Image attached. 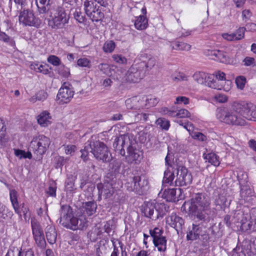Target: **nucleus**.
<instances>
[{"mask_svg": "<svg viewBox=\"0 0 256 256\" xmlns=\"http://www.w3.org/2000/svg\"><path fill=\"white\" fill-rule=\"evenodd\" d=\"M216 116L226 124L242 126L246 122L245 119L256 121V106L251 102H242L236 104L234 109L230 111L218 108Z\"/></svg>", "mask_w": 256, "mask_h": 256, "instance_id": "nucleus-1", "label": "nucleus"}, {"mask_svg": "<svg viewBox=\"0 0 256 256\" xmlns=\"http://www.w3.org/2000/svg\"><path fill=\"white\" fill-rule=\"evenodd\" d=\"M184 206H188L190 214L194 216V219L200 221L205 220L210 209L209 201L200 194L192 198L190 202H185Z\"/></svg>", "mask_w": 256, "mask_h": 256, "instance_id": "nucleus-2", "label": "nucleus"}, {"mask_svg": "<svg viewBox=\"0 0 256 256\" xmlns=\"http://www.w3.org/2000/svg\"><path fill=\"white\" fill-rule=\"evenodd\" d=\"M195 82L201 84H204L210 88L216 90H224L228 92L231 88L232 82L231 81H226L225 85L223 86L214 79V76L203 72H196L192 76Z\"/></svg>", "mask_w": 256, "mask_h": 256, "instance_id": "nucleus-3", "label": "nucleus"}, {"mask_svg": "<svg viewBox=\"0 0 256 256\" xmlns=\"http://www.w3.org/2000/svg\"><path fill=\"white\" fill-rule=\"evenodd\" d=\"M46 12L50 17L48 24L53 28H62L68 22L69 16L62 6H54Z\"/></svg>", "mask_w": 256, "mask_h": 256, "instance_id": "nucleus-4", "label": "nucleus"}, {"mask_svg": "<svg viewBox=\"0 0 256 256\" xmlns=\"http://www.w3.org/2000/svg\"><path fill=\"white\" fill-rule=\"evenodd\" d=\"M89 146L90 152L98 160L107 162L111 160L112 156L108 148L103 142L91 140L89 141Z\"/></svg>", "mask_w": 256, "mask_h": 256, "instance_id": "nucleus-5", "label": "nucleus"}, {"mask_svg": "<svg viewBox=\"0 0 256 256\" xmlns=\"http://www.w3.org/2000/svg\"><path fill=\"white\" fill-rule=\"evenodd\" d=\"M166 210L164 203H157L156 200L146 202L142 206V212L144 216L152 220L162 216Z\"/></svg>", "mask_w": 256, "mask_h": 256, "instance_id": "nucleus-6", "label": "nucleus"}, {"mask_svg": "<svg viewBox=\"0 0 256 256\" xmlns=\"http://www.w3.org/2000/svg\"><path fill=\"white\" fill-rule=\"evenodd\" d=\"M50 144V140L48 138L40 134L33 138L30 147L34 154L38 156H42L46 152Z\"/></svg>", "mask_w": 256, "mask_h": 256, "instance_id": "nucleus-7", "label": "nucleus"}, {"mask_svg": "<svg viewBox=\"0 0 256 256\" xmlns=\"http://www.w3.org/2000/svg\"><path fill=\"white\" fill-rule=\"evenodd\" d=\"M86 14L93 22H98L104 18V14L93 0H86L84 2Z\"/></svg>", "mask_w": 256, "mask_h": 256, "instance_id": "nucleus-8", "label": "nucleus"}, {"mask_svg": "<svg viewBox=\"0 0 256 256\" xmlns=\"http://www.w3.org/2000/svg\"><path fill=\"white\" fill-rule=\"evenodd\" d=\"M174 185L176 186H186L191 184L192 177L188 169L183 166H180L176 169Z\"/></svg>", "mask_w": 256, "mask_h": 256, "instance_id": "nucleus-9", "label": "nucleus"}, {"mask_svg": "<svg viewBox=\"0 0 256 256\" xmlns=\"http://www.w3.org/2000/svg\"><path fill=\"white\" fill-rule=\"evenodd\" d=\"M69 208L68 206H62L60 210V222L64 226L69 228L72 230L78 229V218H70L69 213Z\"/></svg>", "mask_w": 256, "mask_h": 256, "instance_id": "nucleus-10", "label": "nucleus"}, {"mask_svg": "<svg viewBox=\"0 0 256 256\" xmlns=\"http://www.w3.org/2000/svg\"><path fill=\"white\" fill-rule=\"evenodd\" d=\"M150 234L153 238V242L159 252H164L166 249V240L162 236L163 230L158 228H155L150 230Z\"/></svg>", "mask_w": 256, "mask_h": 256, "instance_id": "nucleus-11", "label": "nucleus"}, {"mask_svg": "<svg viewBox=\"0 0 256 256\" xmlns=\"http://www.w3.org/2000/svg\"><path fill=\"white\" fill-rule=\"evenodd\" d=\"M74 95V91L68 84L64 83L59 89L56 101L59 104L68 103Z\"/></svg>", "mask_w": 256, "mask_h": 256, "instance_id": "nucleus-12", "label": "nucleus"}, {"mask_svg": "<svg viewBox=\"0 0 256 256\" xmlns=\"http://www.w3.org/2000/svg\"><path fill=\"white\" fill-rule=\"evenodd\" d=\"M31 225L33 238L36 244L40 248L44 249L46 246V242L40 224L37 222L32 220Z\"/></svg>", "mask_w": 256, "mask_h": 256, "instance_id": "nucleus-13", "label": "nucleus"}, {"mask_svg": "<svg viewBox=\"0 0 256 256\" xmlns=\"http://www.w3.org/2000/svg\"><path fill=\"white\" fill-rule=\"evenodd\" d=\"M134 62L143 72L144 68L151 70L156 63V59L151 55L146 53H141L138 54Z\"/></svg>", "mask_w": 256, "mask_h": 256, "instance_id": "nucleus-14", "label": "nucleus"}, {"mask_svg": "<svg viewBox=\"0 0 256 256\" xmlns=\"http://www.w3.org/2000/svg\"><path fill=\"white\" fill-rule=\"evenodd\" d=\"M19 22L24 26H38L40 24V21L36 18L33 12L28 10H24L19 16Z\"/></svg>", "mask_w": 256, "mask_h": 256, "instance_id": "nucleus-15", "label": "nucleus"}, {"mask_svg": "<svg viewBox=\"0 0 256 256\" xmlns=\"http://www.w3.org/2000/svg\"><path fill=\"white\" fill-rule=\"evenodd\" d=\"M138 66L134 62L126 74V80L130 82H137L144 76V72L138 68Z\"/></svg>", "mask_w": 256, "mask_h": 256, "instance_id": "nucleus-16", "label": "nucleus"}, {"mask_svg": "<svg viewBox=\"0 0 256 256\" xmlns=\"http://www.w3.org/2000/svg\"><path fill=\"white\" fill-rule=\"evenodd\" d=\"M148 184V180L144 176H134L130 181V183H126V186L130 191H138L142 188L146 186Z\"/></svg>", "mask_w": 256, "mask_h": 256, "instance_id": "nucleus-17", "label": "nucleus"}, {"mask_svg": "<svg viewBox=\"0 0 256 256\" xmlns=\"http://www.w3.org/2000/svg\"><path fill=\"white\" fill-rule=\"evenodd\" d=\"M130 144L129 138L126 135H120L115 138L113 146L116 151L118 152V153L122 156H125L126 152L124 148L126 145Z\"/></svg>", "mask_w": 256, "mask_h": 256, "instance_id": "nucleus-18", "label": "nucleus"}, {"mask_svg": "<svg viewBox=\"0 0 256 256\" xmlns=\"http://www.w3.org/2000/svg\"><path fill=\"white\" fill-rule=\"evenodd\" d=\"M126 104L128 109H139L146 106L144 97L142 96H134L128 99Z\"/></svg>", "mask_w": 256, "mask_h": 256, "instance_id": "nucleus-19", "label": "nucleus"}, {"mask_svg": "<svg viewBox=\"0 0 256 256\" xmlns=\"http://www.w3.org/2000/svg\"><path fill=\"white\" fill-rule=\"evenodd\" d=\"M140 153L141 152L135 148V146L130 143L127 148V155L126 158L127 161L130 163L140 161L142 158V156Z\"/></svg>", "mask_w": 256, "mask_h": 256, "instance_id": "nucleus-20", "label": "nucleus"}, {"mask_svg": "<svg viewBox=\"0 0 256 256\" xmlns=\"http://www.w3.org/2000/svg\"><path fill=\"white\" fill-rule=\"evenodd\" d=\"M202 224H192L189 227L186 234V239L188 240H194L198 239L202 234Z\"/></svg>", "mask_w": 256, "mask_h": 256, "instance_id": "nucleus-21", "label": "nucleus"}, {"mask_svg": "<svg viewBox=\"0 0 256 256\" xmlns=\"http://www.w3.org/2000/svg\"><path fill=\"white\" fill-rule=\"evenodd\" d=\"M141 11L142 15L136 17L134 22L135 28L138 30H144L148 26V20L145 16L146 14V7L144 6L142 8Z\"/></svg>", "mask_w": 256, "mask_h": 256, "instance_id": "nucleus-22", "label": "nucleus"}, {"mask_svg": "<svg viewBox=\"0 0 256 256\" xmlns=\"http://www.w3.org/2000/svg\"><path fill=\"white\" fill-rule=\"evenodd\" d=\"M112 242L114 250L110 256H128L126 248L121 241L112 240Z\"/></svg>", "mask_w": 256, "mask_h": 256, "instance_id": "nucleus-23", "label": "nucleus"}, {"mask_svg": "<svg viewBox=\"0 0 256 256\" xmlns=\"http://www.w3.org/2000/svg\"><path fill=\"white\" fill-rule=\"evenodd\" d=\"M38 123L42 127H47L52 124V118L47 110L41 112L37 117Z\"/></svg>", "mask_w": 256, "mask_h": 256, "instance_id": "nucleus-24", "label": "nucleus"}, {"mask_svg": "<svg viewBox=\"0 0 256 256\" xmlns=\"http://www.w3.org/2000/svg\"><path fill=\"white\" fill-rule=\"evenodd\" d=\"M98 68L103 74L109 77H112L118 79L120 78L116 76V67L114 65H109L107 64H100L98 66Z\"/></svg>", "mask_w": 256, "mask_h": 256, "instance_id": "nucleus-25", "label": "nucleus"}, {"mask_svg": "<svg viewBox=\"0 0 256 256\" xmlns=\"http://www.w3.org/2000/svg\"><path fill=\"white\" fill-rule=\"evenodd\" d=\"M98 188L99 192L106 197V198H110L114 192V189L111 183L106 182L102 184L98 185Z\"/></svg>", "mask_w": 256, "mask_h": 256, "instance_id": "nucleus-26", "label": "nucleus"}, {"mask_svg": "<svg viewBox=\"0 0 256 256\" xmlns=\"http://www.w3.org/2000/svg\"><path fill=\"white\" fill-rule=\"evenodd\" d=\"M167 223L172 227L175 228H180L184 224V220L176 216V214H172L166 218Z\"/></svg>", "mask_w": 256, "mask_h": 256, "instance_id": "nucleus-27", "label": "nucleus"}, {"mask_svg": "<svg viewBox=\"0 0 256 256\" xmlns=\"http://www.w3.org/2000/svg\"><path fill=\"white\" fill-rule=\"evenodd\" d=\"M46 234L48 241L50 244H53L56 242L57 233L54 226H47Z\"/></svg>", "mask_w": 256, "mask_h": 256, "instance_id": "nucleus-28", "label": "nucleus"}, {"mask_svg": "<svg viewBox=\"0 0 256 256\" xmlns=\"http://www.w3.org/2000/svg\"><path fill=\"white\" fill-rule=\"evenodd\" d=\"M170 46L172 50H189L191 46L184 42H174L170 43Z\"/></svg>", "mask_w": 256, "mask_h": 256, "instance_id": "nucleus-29", "label": "nucleus"}, {"mask_svg": "<svg viewBox=\"0 0 256 256\" xmlns=\"http://www.w3.org/2000/svg\"><path fill=\"white\" fill-rule=\"evenodd\" d=\"M10 200L15 212L18 214H20L19 210V206L18 201V193L14 190H12L10 192Z\"/></svg>", "mask_w": 256, "mask_h": 256, "instance_id": "nucleus-30", "label": "nucleus"}, {"mask_svg": "<svg viewBox=\"0 0 256 256\" xmlns=\"http://www.w3.org/2000/svg\"><path fill=\"white\" fill-rule=\"evenodd\" d=\"M162 196L168 202H175L177 200L176 190L174 188L165 190L163 192Z\"/></svg>", "mask_w": 256, "mask_h": 256, "instance_id": "nucleus-31", "label": "nucleus"}, {"mask_svg": "<svg viewBox=\"0 0 256 256\" xmlns=\"http://www.w3.org/2000/svg\"><path fill=\"white\" fill-rule=\"evenodd\" d=\"M174 178H176V176L173 172L170 170H166L162 180L163 184L174 185Z\"/></svg>", "mask_w": 256, "mask_h": 256, "instance_id": "nucleus-32", "label": "nucleus"}, {"mask_svg": "<svg viewBox=\"0 0 256 256\" xmlns=\"http://www.w3.org/2000/svg\"><path fill=\"white\" fill-rule=\"evenodd\" d=\"M36 1L40 13L45 14L50 10L48 6L50 0H36Z\"/></svg>", "mask_w": 256, "mask_h": 256, "instance_id": "nucleus-33", "label": "nucleus"}, {"mask_svg": "<svg viewBox=\"0 0 256 256\" xmlns=\"http://www.w3.org/2000/svg\"><path fill=\"white\" fill-rule=\"evenodd\" d=\"M82 208L87 214L92 216L96 211V204L93 202H88L83 204Z\"/></svg>", "mask_w": 256, "mask_h": 256, "instance_id": "nucleus-34", "label": "nucleus"}, {"mask_svg": "<svg viewBox=\"0 0 256 256\" xmlns=\"http://www.w3.org/2000/svg\"><path fill=\"white\" fill-rule=\"evenodd\" d=\"M204 158L206 160V162H208L214 166H218L220 164L218 158L214 153L211 152L204 154Z\"/></svg>", "mask_w": 256, "mask_h": 256, "instance_id": "nucleus-35", "label": "nucleus"}, {"mask_svg": "<svg viewBox=\"0 0 256 256\" xmlns=\"http://www.w3.org/2000/svg\"><path fill=\"white\" fill-rule=\"evenodd\" d=\"M212 75L214 76V79L223 86L225 85L226 81H230L229 80H226V74L222 72L217 71Z\"/></svg>", "mask_w": 256, "mask_h": 256, "instance_id": "nucleus-36", "label": "nucleus"}, {"mask_svg": "<svg viewBox=\"0 0 256 256\" xmlns=\"http://www.w3.org/2000/svg\"><path fill=\"white\" fill-rule=\"evenodd\" d=\"M214 54H215L214 58L223 63H228L229 60L225 53L218 50H216Z\"/></svg>", "mask_w": 256, "mask_h": 256, "instance_id": "nucleus-37", "label": "nucleus"}, {"mask_svg": "<svg viewBox=\"0 0 256 256\" xmlns=\"http://www.w3.org/2000/svg\"><path fill=\"white\" fill-rule=\"evenodd\" d=\"M246 28L240 27L234 32H232L233 41L239 40L244 38Z\"/></svg>", "mask_w": 256, "mask_h": 256, "instance_id": "nucleus-38", "label": "nucleus"}, {"mask_svg": "<svg viewBox=\"0 0 256 256\" xmlns=\"http://www.w3.org/2000/svg\"><path fill=\"white\" fill-rule=\"evenodd\" d=\"M58 74L62 78H68L70 76V70L64 64H61L57 69Z\"/></svg>", "mask_w": 256, "mask_h": 256, "instance_id": "nucleus-39", "label": "nucleus"}, {"mask_svg": "<svg viewBox=\"0 0 256 256\" xmlns=\"http://www.w3.org/2000/svg\"><path fill=\"white\" fill-rule=\"evenodd\" d=\"M188 76L185 74L181 72H177L172 76V79L174 82H179L182 81H187Z\"/></svg>", "mask_w": 256, "mask_h": 256, "instance_id": "nucleus-40", "label": "nucleus"}, {"mask_svg": "<svg viewBox=\"0 0 256 256\" xmlns=\"http://www.w3.org/2000/svg\"><path fill=\"white\" fill-rule=\"evenodd\" d=\"M156 124L160 128L164 130H168L170 126V122L164 118H160L156 122Z\"/></svg>", "mask_w": 256, "mask_h": 256, "instance_id": "nucleus-41", "label": "nucleus"}, {"mask_svg": "<svg viewBox=\"0 0 256 256\" xmlns=\"http://www.w3.org/2000/svg\"><path fill=\"white\" fill-rule=\"evenodd\" d=\"M116 47V44L112 40H108L105 42L103 46V50L105 52H112Z\"/></svg>", "mask_w": 256, "mask_h": 256, "instance_id": "nucleus-42", "label": "nucleus"}, {"mask_svg": "<svg viewBox=\"0 0 256 256\" xmlns=\"http://www.w3.org/2000/svg\"><path fill=\"white\" fill-rule=\"evenodd\" d=\"M14 154L16 156L21 159L22 158H28L30 159L32 157V154L30 152H25L24 150L19 149H14Z\"/></svg>", "mask_w": 256, "mask_h": 256, "instance_id": "nucleus-43", "label": "nucleus"}, {"mask_svg": "<svg viewBox=\"0 0 256 256\" xmlns=\"http://www.w3.org/2000/svg\"><path fill=\"white\" fill-rule=\"evenodd\" d=\"M77 64L80 67L90 68L92 66L90 60L86 58H79L77 61Z\"/></svg>", "mask_w": 256, "mask_h": 256, "instance_id": "nucleus-44", "label": "nucleus"}, {"mask_svg": "<svg viewBox=\"0 0 256 256\" xmlns=\"http://www.w3.org/2000/svg\"><path fill=\"white\" fill-rule=\"evenodd\" d=\"M74 18L80 23H83L85 20V16L81 12L80 8H76L74 13Z\"/></svg>", "mask_w": 256, "mask_h": 256, "instance_id": "nucleus-45", "label": "nucleus"}, {"mask_svg": "<svg viewBox=\"0 0 256 256\" xmlns=\"http://www.w3.org/2000/svg\"><path fill=\"white\" fill-rule=\"evenodd\" d=\"M47 61L50 64L54 66H60L61 60L60 58L56 56L50 55L47 58Z\"/></svg>", "mask_w": 256, "mask_h": 256, "instance_id": "nucleus-46", "label": "nucleus"}, {"mask_svg": "<svg viewBox=\"0 0 256 256\" xmlns=\"http://www.w3.org/2000/svg\"><path fill=\"white\" fill-rule=\"evenodd\" d=\"M174 116H177L180 118H190V113L186 109L182 108L179 110L174 114Z\"/></svg>", "mask_w": 256, "mask_h": 256, "instance_id": "nucleus-47", "label": "nucleus"}, {"mask_svg": "<svg viewBox=\"0 0 256 256\" xmlns=\"http://www.w3.org/2000/svg\"><path fill=\"white\" fill-rule=\"evenodd\" d=\"M236 83L238 88L243 90L246 83V78L244 76H238L236 79Z\"/></svg>", "mask_w": 256, "mask_h": 256, "instance_id": "nucleus-48", "label": "nucleus"}, {"mask_svg": "<svg viewBox=\"0 0 256 256\" xmlns=\"http://www.w3.org/2000/svg\"><path fill=\"white\" fill-rule=\"evenodd\" d=\"M144 100L145 104H147L146 106H154L158 102V98L152 96L144 98Z\"/></svg>", "mask_w": 256, "mask_h": 256, "instance_id": "nucleus-49", "label": "nucleus"}, {"mask_svg": "<svg viewBox=\"0 0 256 256\" xmlns=\"http://www.w3.org/2000/svg\"><path fill=\"white\" fill-rule=\"evenodd\" d=\"M6 126L4 122L0 118V142H2L6 134Z\"/></svg>", "mask_w": 256, "mask_h": 256, "instance_id": "nucleus-50", "label": "nucleus"}, {"mask_svg": "<svg viewBox=\"0 0 256 256\" xmlns=\"http://www.w3.org/2000/svg\"><path fill=\"white\" fill-rule=\"evenodd\" d=\"M190 102L189 98L184 96H178L176 98V100L174 102L175 104H184L186 105Z\"/></svg>", "mask_w": 256, "mask_h": 256, "instance_id": "nucleus-51", "label": "nucleus"}, {"mask_svg": "<svg viewBox=\"0 0 256 256\" xmlns=\"http://www.w3.org/2000/svg\"><path fill=\"white\" fill-rule=\"evenodd\" d=\"M112 58L115 62L120 64H126L127 62V59L121 54H114Z\"/></svg>", "mask_w": 256, "mask_h": 256, "instance_id": "nucleus-52", "label": "nucleus"}, {"mask_svg": "<svg viewBox=\"0 0 256 256\" xmlns=\"http://www.w3.org/2000/svg\"><path fill=\"white\" fill-rule=\"evenodd\" d=\"M191 135L194 139L201 142H205L207 140L206 136L202 132H194L192 134H191Z\"/></svg>", "mask_w": 256, "mask_h": 256, "instance_id": "nucleus-53", "label": "nucleus"}, {"mask_svg": "<svg viewBox=\"0 0 256 256\" xmlns=\"http://www.w3.org/2000/svg\"><path fill=\"white\" fill-rule=\"evenodd\" d=\"M90 150L89 146V141L88 143L86 144L84 146V149L81 150V158L84 160V161L86 162L88 160V150Z\"/></svg>", "mask_w": 256, "mask_h": 256, "instance_id": "nucleus-54", "label": "nucleus"}, {"mask_svg": "<svg viewBox=\"0 0 256 256\" xmlns=\"http://www.w3.org/2000/svg\"><path fill=\"white\" fill-rule=\"evenodd\" d=\"M65 154L72 155L76 150V146L74 145H66L64 146Z\"/></svg>", "mask_w": 256, "mask_h": 256, "instance_id": "nucleus-55", "label": "nucleus"}, {"mask_svg": "<svg viewBox=\"0 0 256 256\" xmlns=\"http://www.w3.org/2000/svg\"><path fill=\"white\" fill-rule=\"evenodd\" d=\"M78 229L82 230L86 227V218L83 216H81L78 218Z\"/></svg>", "mask_w": 256, "mask_h": 256, "instance_id": "nucleus-56", "label": "nucleus"}, {"mask_svg": "<svg viewBox=\"0 0 256 256\" xmlns=\"http://www.w3.org/2000/svg\"><path fill=\"white\" fill-rule=\"evenodd\" d=\"M215 100L219 102L223 103L228 100V98L226 96L223 94H218L214 96Z\"/></svg>", "mask_w": 256, "mask_h": 256, "instance_id": "nucleus-57", "label": "nucleus"}, {"mask_svg": "<svg viewBox=\"0 0 256 256\" xmlns=\"http://www.w3.org/2000/svg\"><path fill=\"white\" fill-rule=\"evenodd\" d=\"M38 100L44 101L46 99L48 94L44 90H40L36 94Z\"/></svg>", "mask_w": 256, "mask_h": 256, "instance_id": "nucleus-58", "label": "nucleus"}, {"mask_svg": "<svg viewBox=\"0 0 256 256\" xmlns=\"http://www.w3.org/2000/svg\"><path fill=\"white\" fill-rule=\"evenodd\" d=\"M160 112L163 114H168L172 116H174V114L176 113V111L168 109L166 107L162 108Z\"/></svg>", "mask_w": 256, "mask_h": 256, "instance_id": "nucleus-59", "label": "nucleus"}, {"mask_svg": "<svg viewBox=\"0 0 256 256\" xmlns=\"http://www.w3.org/2000/svg\"><path fill=\"white\" fill-rule=\"evenodd\" d=\"M74 184L72 180H68L66 182V189L68 192H72L74 190Z\"/></svg>", "mask_w": 256, "mask_h": 256, "instance_id": "nucleus-60", "label": "nucleus"}, {"mask_svg": "<svg viewBox=\"0 0 256 256\" xmlns=\"http://www.w3.org/2000/svg\"><path fill=\"white\" fill-rule=\"evenodd\" d=\"M17 256H34V252L30 249L26 252L18 251Z\"/></svg>", "mask_w": 256, "mask_h": 256, "instance_id": "nucleus-61", "label": "nucleus"}, {"mask_svg": "<svg viewBox=\"0 0 256 256\" xmlns=\"http://www.w3.org/2000/svg\"><path fill=\"white\" fill-rule=\"evenodd\" d=\"M244 64L246 66H250L254 64V59L251 57H246L243 60Z\"/></svg>", "mask_w": 256, "mask_h": 256, "instance_id": "nucleus-62", "label": "nucleus"}, {"mask_svg": "<svg viewBox=\"0 0 256 256\" xmlns=\"http://www.w3.org/2000/svg\"><path fill=\"white\" fill-rule=\"evenodd\" d=\"M39 66L38 72L46 74L49 73V70L48 68V66L46 64H40Z\"/></svg>", "mask_w": 256, "mask_h": 256, "instance_id": "nucleus-63", "label": "nucleus"}, {"mask_svg": "<svg viewBox=\"0 0 256 256\" xmlns=\"http://www.w3.org/2000/svg\"><path fill=\"white\" fill-rule=\"evenodd\" d=\"M47 193L50 196H56V187L54 186H50Z\"/></svg>", "mask_w": 256, "mask_h": 256, "instance_id": "nucleus-64", "label": "nucleus"}]
</instances>
